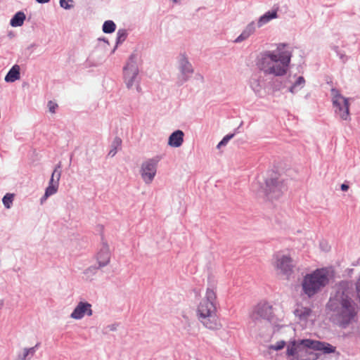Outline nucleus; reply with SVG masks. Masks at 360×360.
<instances>
[{"label":"nucleus","instance_id":"f257e3e1","mask_svg":"<svg viewBox=\"0 0 360 360\" xmlns=\"http://www.w3.org/2000/svg\"><path fill=\"white\" fill-rule=\"evenodd\" d=\"M327 309L331 312L332 321L341 328L345 329L357 319L360 309L358 302L354 299L352 283L341 281L335 285L326 304Z\"/></svg>","mask_w":360,"mask_h":360},{"label":"nucleus","instance_id":"f03ea898","mask_svg":"<svg viewBox=\"0 0 360 360\" xmlns=\"http://www.w3.org/2000/svg\"><path fill=\"white\" fill-rule=\"evenodd\" d=\"M285 44H279L276 51H265L260 53L257 62L258 68L266 75L281 77L286 74L292 53L285 51Z\"/></svg>","mask_w":360,"mask_h":360},{"label":"nucleus","instance_id":"7ed1b4c3","mask_svg":"<svg viewBox=\"0 0 360 360\" xmlns=\"http://www.w3.org/2000/svg\"><path fill=\"white\" fill-rule=\"evenodd\" d=\"M197 313L199 321L210 330L218 329L220 324L217 316V295L215 291L207 288L205 297L200 302Z\"/></svg>","mask_w":360,"mask_h":360},{"label":"nucleus","instance_id":"20e7f679","mask_svg":"<svg viewBox=\"0 0 360 360\" xmlns=\"http://www.w3.org/2000/svg\"><path fill=\"white\" fill-rule=\"evenodd\" d=\"M329 283L328 271L326 268L316 269L307 274L302 281V292L311 298Z\"/></svg>","mask_w":360,"mask_h":360},{"label":"nucleus","instance_id":"39448f33","mask_svg":"<svg viewBox=\"0 0 360 360\" xmlns=\"http://www.w3.org/2000/svg\"><path fill=\"white\" fill-rule=\"evenodd\" d=\"M138 53H132L128 59L127 64L123 68V77L127 89H131L135 84L139 83L138 75Z\"/></svg>","mask_w":360,"mask_h":360},{"label":"nucleus","instance_id":"423d86ee","mask_svg":"<svg viewBox=\"0 0 360 360\" xmlns=\"http://www.w3.org/2000/svg\"><path fill=\"white\" fill-rule=\"evenodd\" d=\"M333 96V105L335 108V112L343 120H349V104L348 98L344 97L340 91L333 88L331 89Z\"/></svg>","mask_w":360,"mask_h":360},{"label":"nucleus","instance_id":"0eeeda50","mask_svg":"<svg viewBox=\"0 0 360 360\" xmlns=\"http://www.w3.org/2000/svg\"><path fill=\"white\" fill-rule=\"evenodd\" d=\"M265 193L270 199L279 198L285 189L283 181L279 179L276 173H272L271 176L265 180Z\"/></svg>","mask_w":360,"mask_h":360},{"label":"nucleus","instance_id":"6e6552de","mask_svg":"<svg viewBox=\"0 0 360 360\" xmlns=\"http://www.w3.org/2000/svg\"><path fill=\"white\" fill-rule=\"evenodd\" d=\"M162 158V155H156L141 164L140 173L146 184H149L153 181L157 173L158 165Z\"/></svg>","mask_w":360,"mask_h":360},{"label":"nucleus","instance_id":"1a4fd4ad","mask_svg":"<svg viewBox=\"0 0 360 360\" xmlns=\"http://www.w3.org/2000/svg\"><path fill=\"white\" fill-rule=\"evenodd\" d=\"M178 63L180 74L176 84L178 86H181L191 78L194 72V68L184 53L180 55Z\"/></svg>","mask_w":360,"mask_h":360},{"label":"nucleus","instance_id":"9d476101","mask_svg":"<svg viewBox=\"0 0 360 360\" xmlns=\"http://www.w3.org/2000/svg\"><path fill=\"white\" fill-rule=\"evenodd\" d=\"M251 318L254 321L260 319L271 321L273 319L272 307L266 302L259 303L252 313Z\"/></svg>","mask_w":360,"mask_h":360},{"label":"nucleus","instance_id":"9b49d317","mask_svg":"<svg viewBox=\"0 0 360 360\" xmlns=\"http://www.w3.org/2000/svg\"><path fill=\"white\" fill-rule=\"evenodd\" d=\"M275 258L276 269L284 275L291 274L293 268L292 259L289 256L280 255H276Z\"/></svg>","mask_w":360,"mask_h":360},{"label":"nucleus","instance_id":"f8f14e48","mask_svg":"<svg viewBox=\"0 0 360 360\" xmlns=\"http://www.w3.org/2000/svg\"><path fill=\"white\" fill-rule=\"evenodd\" d=\"M93 314L91 304L87 302H79L70 314V318L80 320L85 315L91 316Z\"/></svg>","mask_w":360,"mask_h":360},{"label":"nucleus","instance_id":"ddd939ff","mask_svg":"<svg viewBox=\"0 0 360 360\" xmlns=\"http://www.w3.org/2000/svg\"><path fill=\"white\" fill-rule=\"evenodd\" d=\"M96 259L98 267H104L110 262V252L107 242L104 241L102 237V246L96 255Z\"/></svg>","mask_w":360,"mask_h":360},{"label":"nucleus","instance_id":"4468645a","mask_svg":"<svg viewBox=\"0 0 360 360\" xmlns=\"http://www.w3.org/2000/svg\"><path fill=\"white\" fill-rule=\"evenodd\" d=\"M184 134L181 130L174 131L169 136L168 145L174 148L180 147L184 142Z\"/></svg>","mask_w":360,"mask_h":360},{"label":"nucleus","instance_id":"2eb2a0df","mask_svg":"<svg viewBox=\"0 0 360 360\" xmlns=\"http://www.w3.org/2000/svg\"><path fill=\"white\" fill-rule=\"evenodd\" d=\"M256 30V25L254 21L250 22L243 30L241 34L234 40L235 43H240L248 39Z\"/></svg>","mask_w":360,"mask_h":360},{"label":"nucleus","instance_id":"dca6fc26","mask_svg":"<svg viewBox=\"0 0 360 360\" xmlns=\"http://www.w3.org/2000/svg\"><path fill=\"white\" fill-rule=\"evenodd\" d=\"M300 345H297L296 341L294 340L288 345L286 349V354L288 356H292L289 360H302L303 357L297 354V350Z\"/></svg>","mask_w":360,"mask_h":360},{"label":"nucleus","instance_id":"f3484780","mask_svg":"<svg viewBox=\"0 0 360 360\" xmlns=\"http://www.w3.org/2000/svg\"><path fill=\"white\" fill-rule=\"evenodd\" d=\"M20 78V68L18 65H14L8 70L4 79L6 82H14Z\"/></svg>","mask_w":360,"mask_h":360},{"label":"nucleus","instance_id":"a211bd4d","mask_svg":"<svg viewBox=\"0 0 360 360\" xmlns=\"http://www.w3.org/2000/svg\"><path fill=\"white\" fill-rule=\"evenodd\" d=\"M278 14L276 10L269 11L266 12L264 15L259 17L257 26L258 27H261L265 24L268 23L271 20L277 18Z\"/></svg>","mask_w":360,"mask_h":360},{"label":"nucleus","instance_id":"6ab92c4d","mask_svg":"<svg viewBox=\"0 0 360 360\" xmlns=\"http://www.w3.org/2000/svg\"><path fill=\"white\" fill-rule=\"evenodd\" d=\"M25 18L24 12L18 11L11 19L10 25L14 27H20L23 25Z\"/></svg>","mask_w":360,"mask_h":360},{"label":"nucleus","instance_id":"aec40b11","mask_svg":"<svg viewBox=\"0 0 360 360\" xmlns=\"http://www.w3.org/2000/svg\"><path fill=\"white\" fill-rule=\"evenodd\" d=\"M336 347L333 346L332 345L326 342L318 341L317 347L316 351L322 352L323 354H330L334 353L335 352Z\"/></svg>","mask_w":360,"mask_h":360},{"label":"nucleus","instance_id":"412c9836","mask_svg":"<svg viewBox=\"0 0 360 360\" xmlns=\"http://www.w3.org/2000/svg\"><path fill=\"white\" fill-rule=\"evenodd\" d=\"M305 84V79L302 76L297 78L295 82L288 88V91L292 94H296L298 91L302 89Z\"/></svg>","mask_w":360,"mask_h":360},{"label":"nucleus","instance_id":"4be33fe9","mask_svg":"<svg viewBox=\"0 0 360 360\" xmlns=\"http://www.w3.org/2000/svg\"><path fill=\"white\" fill-rule=\"evenodd\" d=\"M60 165H58L52 174H51V179L49 182V186H55L56 187H58V185H59V181H60V176H61V171L60 169Z\"/></svg>","mask_w":360,"mask_h":360},{"label":"nucleus","instance_id":"5701e85b","mask_svg":"<svg viewBox=\"0 0 360 360\" xmlns=\"http://www.w3.org/2000/svg\"><path fill=\"white\" fill-rule=\"evenodd\" d=\"M102 267H98V265H91L84 270L83 274L86 276V278L91 281L93 276L96 275L99 269Z\"/></svg>","mask_w":360,"mask_h":360},{"label":"nucleus","instance_id":"b1692460","mask_svg":"<svg viewBox=\"0 0 360 360\" xmlns=\"http://www.w3.org/2000/svg\"><path fill=\"white\" fill-rule=\"evenodd\" d=\"M121 144L122 139L120 137L116 136L111 143V149L108 155L110 157H114L117 152V148L121 146Z\"/></svg>","mask_w":360,"mask_h":360},{"label":"nucleus","instance_id":"393cba45","mask_svg":"<svg viewBox=\"0 0 360 360\" xmlns=\"http://www.w3.org/2000/svg\"><path fill=\"white\" fill-rule=\"evenodd\" d=\"M127 31L125 29H120L117 32L116 46H115L112 52L115 51L117 46L124 42L127 37Z\"/></svg>","mask_w":360,"mask_h":360},{"label":"nucleus","instance_id":"a878e982","mask_svg":"<svg viewBox=\"0 0 360 360\" xmlns=\"http://www.w3.org/2000/svg\"><path fill=\"white\" fill-rule=\"evenodd\" d=\"M115 23L110 20L105 21L102 27L103 32L105 34H111L115 32Z\"/></svg>","mask_w":360,"mask_h":360},{"label":"nucleus","instance_id":"bb28decb","mask_svg":"<svg viewBox=\"0 0 360 360\" xmlns=\"http://www.w3.org/2000/svg\"><path fill=\"white\" fill-rule=\"evenodd\" d=\"M319 340H313L310 339H304L300 340L299 345H302L305 348L311 349L314 351L316 349Z\"/></svg>","mask_w":360,"mask_h":360},{"label":"nucleus","instance_id":"cd10ccee","mask_svg":"<svg viewBox=\"0 0 360 360\" xmlns=\"http://www.w3.org/2000/svg\"><path fill=\"white\" fill-rule=\"evenodd\" d=\"M14 194L6 193L2 198V202L6 209H10L13 205Z\"/></svg>","mask_w":360,"mask_h":360},{"label":"nucleus","instance_id":"c85d7f7f","mask_svg":"<svg viewBox=\"0 0 360 360\" xmlns=\"http://www.w3.org/2000/svg\"><path fill=\"white\" fill-rule=\"evenodd\" d=\"M295 313L301 319H307L311 314V310L308 307H302L301 309H297Z\"/></svg>","mask_w":360,"mask_h":360},{"label":"nucleus","instance_id":"c756f323","mask_svg":"<svg viewBox=\"0 0 360 360\" xmlns=\"http://www.w3.org/2000/svg\"><path fill=\"white\" fill-rule=\"evenodd\" d=\"M250 87L256 94H259L262 90V86L257 79L253 78L250 80Z\"/></svg>","mask_w":360,"mask_h":360},{"label":"nucleus","instance_id":"7c9ffc66","mask_svg":"<svg viewBox=\"0 0 360 360\" xmlns=\"http://www.w3.org/2000/svg\"><path fill=\"white\" fill-rule=\"evenodd\" d=\"M235 136V133H233V134H229L227 135H226L223 139L222 140L218 143L217 145V148H220L222 146H225L228 142L232 139L233 138V136Z\"/></svg>","mask_w":360,"mask_h":360},{"label":"nucleus","instance_id":"2f4dec72","mask_svg":"<svg viewBox=\"0 0 360 360\" xmlns=\"http://www.w3.org/2000/svg\"><path fill=\"white\" fill-rule=\"evenodd\" d=\"M40 345V343L38 342L37 343L34 347H30V348H24V351L25 352H27V356L29 357V359H30L31 357H32L34 354L36 353L37 349L39 348Z\"/></svg>","mask_w":360,"mask_h":360},{"label":"nucleus","instance_id":"473e14b6","mask_svg":"<svg viewBox=\"0 0 360 360\" xmlns=\"http://www.w3.org/2000/svg\"><path fill=\"white\" fill-rule=\"evenodd\" d=\"M285 342L284 340H281V341L277 342L274 345H269V349L275 350V351H278V350L282 349L285 347Z\"/></svg>","mask_w":360,"mask_h":360},{"label":"nucleus","instance_id":"72a5a7b5","mask_svg":"<svg viewBox=\"0 0 360 360\" xmlns=\"http://www.w3.org/2000/svg\"><path fill=\"white\" fill-rule=\"evenodd\" d=\"M58 187L48 186L45 190V193H46V196H51L55 194L58 191Z\"/></svg>","mask_w":360,"mask_h":360},{"label":"nucleus","instance_id":"f704fd0d","mask_svg":"<svg viewBox=\"0 0 360 360\" xmlns=\"http://www.w3.org/2000/svg\"><path fill=\"white\" fill-rule=\"evenodd\" d=\"M69 2H73V0H60V6L65 9H70L73 7L72 4H69Z\"/></svg>","mask_w":360,"mask_h":360},{"label":"nucleus","instance_id":"c9c22d12","mask_svg":"<svg viewBox=\"0 0 360 360\" xmlns=\"http://www.w3.org/2000/svg\"><path fill=\"white\" fill-rule=\"evenodd\" d=\"M319 358V355L314 352H309L307 357H303L302 360H316Z\"/></svg>","mask_w":360,"mask_h":360},{"label":"nucleus","instance_id":"e433bc0d","mask_svg":"<svg viewBox=\"0 0 360 360\" xmlns=\"http://www.w3.org/2000/svg\"><path fill=\"white\" fill-rule=\"evenodd\" d=\"M30 359H29L28 356H27V352H25L24 350H23V352L22 354H19L17 356V359L16 360H30Z\"/></svg>","mask_w":360,"mask_h":360},{"label":"nucleus","instance_id":"4c0bfd02","mask_svg":"<svg viewBox=\"0 0 360 360\" xmlns=\"http://www.w3.org/2000/svg\"><path fill=\"white\" fill-rule=\"evenodd\" d=\"M48 106L49 108V111L52 113H54L56 108L58 107V105L56 103H53L52 101H49L48 103Z\"/></svg>","mask_w":360,"mask_h":360},{"label":"nucleus","instance_id":"58836bf2","mask_svg":"<svg viewBox=\"0 0 360 360\" xmlns=\"http://www.w3.org/2000/svg\"><path fill=\"white\" fill-rule=\"evenodd\" d=\"M338 56L343 63H345L349 58V57L342 52H340Z\"/></svg>","mask_w":360,"mask_h":360},{"label":"nucleus","instance_id":"ea45409f","mask_svg":"<svg viewBox=\"0 0 360 360\" xmlns=\"http://www.w3.org/2000/svg\"><path fill=\"white\" fill-rule=\"evenodd\" d=\"M117 323H113V324H111V325H109L106 327V328H108L111 331H115L117 330Z\"/></svg>","mask_w":360,"mask_h":360},{"label":"nucleus","instance_id":"a19ab883","mask_svg":"<svg viewBox=\"0 0 360 360\" xmlns=\"http://www.w3.org/2000/svg\"><path fill=\"white\" fill-rule=\"evenodd\" d=\"M340 188L342 191H347L349 189V186L346 184H341Z\"/></svg>","mask_w":360,"mask_h":360},{"label":"nucleus","instance_id":"79ce46f5","mask_svg":"<svg viewBox=\"0 0 360 360\" xmlns=\"http://www.w3.org/2000/svg\"><path fill=\"white\" fill-rule=\"evenodd\" d=\"M49 196H46V193H45L44 195L41 198L40 201L42 204Z\"/></svg>","mask_w":360,"mask_h":360},{"label":"nucleus","instance_id":"37998d69","mask_svg":"<svg viewBox=\"0 0 360 360\" xmlns=\"http://www.w3.org/2000/svg\"><path fill=\"white\" fill-rule=\"evenodd\" d=\"M333 50L336 53V54H339L341 51L339 50V47L337 46H333Z\"/></svg>","mask_w":360,"mask_h":360},{"label":"nucleus","instance_id":"c03bdc74","mask_svg":"<svg viewBox=\"0 0 360 360\" xmlns=\"http://www.w3.org/2000/svg\"><path fill=\"white\" fill-rule=\"evenodd\" d=\"M39 4H46L49 2L51 0H35Z\"/></svg>","mask_w":360,"mask_h":360},{"label":"nucleus","instance_id":"a18cd8bd","mask_svg":"<svg viewBox=\"0 0 360 360\" xmlns=\"http://www.w3.org/2000/svg\"><path fill=\"white\" fill-rule=\"evenodd\" d=\"M136 84V90H137L138 91H140L141 89V86H140V85H139V83Z\"/></svg>","mask_w":360,"mask_h":360},{"label":"nucleus","instance_id":"49530a36","mask_svg":"<svg viewBox=\"0 0 360 360\" xmlns=\"http://www.w3.org/2000/svg\"><path fill=\"white\" fill-rule=\"evenodd\" d=\"M283 87H285V86H282L281 84L280 86H275V89H281V88H283Z\"/></svg>","mask_w":360,"mask_h":360},{"label":"nucleus","instance_id":"de8ad7c7","mask_svg":"<svg viewBox=\"0 0 360 360\" xmlns=\"http://www.w3.org/2000/svg\"><path fill=\"white\" fill-rule=\"evenodd\" d=\"M99 40H103L104 42L108 44V39H106L105 38H103V39H99Z\"/></svg>","mask_w":360,"mask_h":360},{"label":"nucleus","instance_id":"09e8293b","mask_svg":"<svg viewBox=\"0 0 360 360\" xmlns=\"http://www.w3.org/2000/svg\"><path fill=\"white\" fill-rule=\"evenodd\" d=\"M3 306H4V302L2 300H1L0 301V309H1Z\"/></svg>","mask_w":360,"mask_h":360},{"label":"nucleus","instance_id":"8fccbe9b","mask_svg":"<svg viewBox=\"0 0 360 360\" xmlns=\"http://www.w3.org/2000/svg\"><path fill=\"white\" fill-rule=\"evenodd\" d=\"M199 77H200V79L203 80V77L202 75H199Z\"/></svg>","mask_w":360,"mask_h":360},{"label":"nucleus","instance_id":"3c124183","mask_svg":"<svg viewBox=\"0 0 360 360\" xmlns=\"http://www.w3.org/2000/svg\"><path fill=\"white\" fill-rule=\"evenodd\" d=\"M320 245L321 246V248H323V243H321Z\"/></svg>","mask_w":360,"mask_h":360},{"label":"nucleus","instance_id":"603ef678","mask_svg":"<svg viewBox=\"0 0 360 360\" xmlns=\"http://www.w3.org/2000/svg\"><path fill=\"white\" fill-rule=\"evenodd\" d=\"M174 2H177L179 0H172Z\"/></svg>","mask_w":360,"mask_h":360}]
</instances>
